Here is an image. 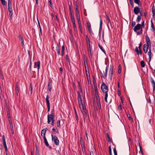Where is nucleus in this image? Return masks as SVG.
Returning a JSON list of instances; mask_svg holds the SVG:
<instances>
[{
    "instance_id": "obj_59",
    "label": "nucleus",
    "mask_w": 155,
    "mask_h": 155,
    "mask_svg": "<svg viewBox=\"0 0 155 155\" xmlns=\"http://www.w3.org/2000/svg\"><path fill=\"white\" fill-rule=\"evenodd\" d=\"M8 121L9 124L12 123V120L11 118H9L8 119Z\"/></svg>"
},
{
    "instance_id": "obj_2",
    "label": "nucleus",
    "mask_w": 155,
    "mask_h": 155,
    "mask_svg": "<svg viewBox=\"0 0 155 155\" xmlns=\"http://www.w3.org/2000/svg\"><path fill=\"white\" fill-rule=\"evenodd\" d=\"M101 89L104 93L105 94L104 100L106 103H107V98L108 97V87L104 82H103L101 86Z\"/></svg>"
},
{
    "instance_id": "obj_40",
    "label": "nucleus",
    "mask_w": 155,
    "mask_h": 155,
    "mask_svg": "<svg viewBox=\"0 0 155 155\" xmlns=\"http://www.w3.org/2000/svg\"><path fill=\"white\" fill-rule=\"evenodd\" d=\"M18 38H19V40H20L21 41H23L24 40L22 36L21 35H19L18 36Z\"/></svg>"
},
{
    "instance_id": "obj_46",
    "label": "nucleus",
    "mask_w": 155,
    "mask_h": 155,
    "mask_svg": "<svg viewBox=\"0 0 155 155\" xmlns=\"http://www.w3.org/2000/svg\"><path fill=\"white\" fill-rule=\"evenodd\" d=\"M77 20H78V25L81 24V20H80V18H77Z\"/></svg>"
},
{
    "instance_id": "obj_28",
    "label": "nucleus",
    "mask_w": 155,
    "mask_h": 155,
    "mask_svg": "<svg viewBox=\"0 0 155 155\" xmlns=\"http://www.w3.org/2000/svg\"><path fill=\"white\" fill-rule=\"evenodd\" d=\"M152 14H153V17L155 14V8H154V5L152 7Z\"/></svg>"
},
{
    "instance_id": "obj_4",
    "label": "nucleus",
    "mask_w": 155,
    "mask_h": 155,
    "mask_svg": "<svg viewBox=\"0 0 155 155\" xmlns=\"http://www.w3.org/2000/svg\"><path fill=\"white\" fill-rule=\"evenodd\" d=\"M80 107L82 113L84 118L86 117H87V110L84 105L81 106V104H80Z\"/></svg>"
},
{
    "instance_id": "obj_43",
    "label": "nucleus",
    "mask_w": 155,
    "mask_h": 155,
    "mask_svg": "<svg viewBox=\"0 0 155 155\" xmlns=\"http://www.w3.org/2000/svg\"><path fill=\"white\" fill-rule=\"evenodd\" d=\"M66 61L67 62H69V58L68 57V54H66Z\"/></svg>"
},
{
    "instance_id": "obj_7",
    "label": "nucleus",
    "mask_w": 155,
    "mask_h": 155,
    "mask_svg": "<svg viewBox=\"0 0 155 155\" xmlns=\"http://www.w3.org/2000/svg\"><path fill=\"white\" fill-rule=\"evenodd\" d=\"M77 93L79 105L80 106V104H81V106L84 105V104L82 98L81 97L79 91H78Z\"/></svg>"
},
{
    "instance_id": "obj_44",
    "label": "nucleus",
    "mask_w": 155,
    "mask_h": 155,
    "mask_svg": "<svg viewBox=\"0 0 155 155\" xmlns=\"http://www.w3.org/2000/svg\"><path fill=\"white\" fill-rule=\"evenodd\" d=\"M113 151H114V155H117V151L116 150L115 147H114V148L113 149Z\"/></svg>"
},
{
    "instance_id": "obj_61",
    "label": "nucleus",
    "mask_w": 155,
    "mask_h": 155,
    "mask_svg": "<svg viewBox=\"0 0 155 155\" xmlns=\"http://www.w3.org/2000/svg\"><path fill=\"white\" fill-rule=\"evenodd\" d=\"M30 87H31V89H30V93H31V94L33 90H32V88L31 87V86H30Z\"/></svg>"
},
{
    "instance_id": "obj_10",
    "label": "nucleus",
    "mask_w": 155,
    "mask_h": 155,
    "mask_svg": "<svg viewBox=\"0 0 155 155\" xmlns=\"http://www.w3.org/2000/svg\"><path fill=\"white\" fill-rule=\"evenodd\" d=\"M95 97L96 98V102L97 104L98 107L99 109H101V104L98 94L95 95Z\"/></svg>"
},
{
    "instance_id": "obj_24",
    "label": "nucleus",
    "mask_w": 155,
    "mask_h": 155,
    "mask_svg": "<svg viewBox=\"0 0 155 155\" xmlns=\"http://www.w3.org/2000/svg\"><path fill=\"white\" fill-rule=\"evenodd\" d=\"M44 140L46 146L47 147H48L49 146V144L47 141L46 137H44Z\"/></svg>"
},
{
    "instance_id": "obj_36",
    "label": "nucleus",
    "mask_w": 155,
    "mask_h": 155,
    "mask_svg": "<svg viewBox=\"0 0 155 155\" xmlns=\"http://www.w3.org/2000/svg\"><path fill=\"white\" fill-rule=\"evenodd\" d=\"M78 86H79V89H80V90L81 91V92H82V88H81V87L80 83L79 82H78Z\"/></svg>"
},
{
    "instance_id": "obj_18",
    "label": "nucleus",
    "mask_w": 155,
    "mask_h": 155,
    "mask_svg": "<svg viewBox=\"0 0 155 155\" xmlns=\"http://www.w3.org/2000/svg\"><path fill=\"white\" fill-rule=\"evenodd\" d=\"M101 73L102 77H103V78L104 79L107 76V68H106L105 72L104 71H103V73H102L101 72Z\"/></svg>"
},
{
    "instance_id": "obj_16",
    "label": "nucleus",
    "mask_w": 155,
    "mask_h": 155,
    "mask_svg": "<svg viewBox=\"0 0 155 155\" xmlns=\"http://www.w3.org/2000/svg\"><path fill=\"white\" fill-rule=\"evenodd\" d=\"M19 89L18 83V82H16L15 84V93L16 96H18V93Z\"/></svg>"
},
{
    "instance_id": "obj_64",
    "label": "nucleus",
    "mask_w": 155,
    "mask_h": 155,
    "mask_svg": "<svg viewBox=\"0 0 155 155\" xmlns=\"http://www.w3.org/2000/svg\"><path fill=\"white\" fill-rule=\"evenodd\" d=\"M139 13H140V15H141V16L142 15V11L141 9H140V12H139Z\"/></svg>"
},
{
    "instance_id": "obj_60",
    "label": "nucleus",
    "mask_w": 155,
    "mask_h": 155,
    "mask_svg": "<svg viewBox=\"0 0 155 155\" xmlns=\"http://www.w3.org/2000/svg\"><path fill=\"white\" fill-rule=\"evenodd\" d=\"M54 109H52L51 110V114H53V115H54Z\"/></svg>"
},
{
    "instance_id": "obj_38",
    "label": "nucleus",
    "mask_w": 155,
    "mask_h": 155,
    "mask_svg": "<svg viewBox=\"0 0 155 155\" xmlns=\"http://www.w3.org/2000/svg\"><path fill=\"white\" fill-rule=\"evenodd\" d=\"M98 46L100 49L104 52H105V51L104 49L103 48L102 46H101L100 44H98Z\"/></svg>"
},
{
    "instance_id": "obj_58",
    "label": "nucleus",
    "mask_w": 155,
    "mask_h": 155,
    "mask_svg": "<svg viewBox=\"0 0 155 155\" xmlns=\"http://www.w3.org/2000/svg\"><path fill=\"white\" fill-rule=\"evenodd\" d=\"M60 71H61V74H62L63 68H62L61 67H60Z\"/></svg>"
},
{
    "instance_id": "obj_29",
    "label": "nucleus",
    "mask_w": 155,
    "mask_h": 155,
    "mask_svg": "<svg viewBox=\"0 0 155 155\" xmlns=\"http://www.w3.org/2000/svg\"><path fill=\"white\" fill-rule=\"evenodd\" d=\"M121 66L119 64L118 67V72L119 74H120L121 72Z\"/></svg>"
},
{
    "instance_id": "obj_6",
    "label": "nucleus",
    "mask_w": 155,
    "mask_h": 155,
    "mask_svg": "<svg viewBox=\"0 0 155 155\" xmlns=\"http://www.w3.org/2000/svg\"><path fill=\"white\" fill-rule=\"evenodd\" d=\"M52 137V140L53 141L56 145H58L59 144V140L58 139L57 137L54 135L53 136L52 134L51 135Z\"/></svg>"
},
{
    "instance_id": "obj_53",
    "label": "nucleus",
    "mask_w": 155,
    "mask_h": 155,
    "mask_svg": "<svg viewBox=\"0 0 155 155\" xmlns=\"http://www.w3.org/2000/svg\"><path fill=\"white\" fill-rule=\"evenodd\" d=\"M141 26L142 28H144V21H143L142 22L141 25Z\"/></svg>"
},
{
    "instance_id": "obj_33",
    "label": "nucleus",
    "mask_w": 155,
    "mask_h": 155,
    "mask_svg": "<svg viewBox=\"0 0 155 155\" xmlns=\"http://www.w3.org/2000/svg\"><path fill=\"white\" fill-rule=\"evenodd\" d=\"M60 120H58L57 121V126L58 127H60Z\"/></svg>"
},
{
    "instance_id": "obj_37",
    "label": "nucleus",
    "mask_w": 155,
    "mask_h": 155,
    "mask_svg": "<svg viewBox=\"0 0 155 155\" xmlns=\"http://www.w3.org/2000/svg\"><path fill=\"white\" fill-rule=\"evenodd\" d=\"M78 25H79V28H80L81 33V34H82L83 33V31H82V27H81V24Z\"/></svg>"
},
{
    "instance_id": "obj_57",
    "label": "nucleus",
    "mask_w": 155,
    "mask_h": 155,
    "mask_svg": "<svg viewBox=\"0 0 155 155\" xmlns=\"http://www.w3.org/2000/svg\"><path fill=\"white\" fill-rule=\"evenodd\" d=\"M135 24L136 23L135 21H133L132 22V27L134 26V25H135Z\"/></svg>"
},
{
    "instance_id": "obj_9",
    "label": "nucleus",
    "mask_w": 155,
    "mask_h": 155,
    "mask_svg": "<svg viewBox=\"0 0 155 155\" xmlns=\"http://www.w3.org/2000/svg\"><path fill=\"white\" fill-rule=\"evenodd\" d=\"M113 71V67L111 65H110L109 72V77H110V79L111 81L112 80Z\"/></svg>"
},
{
    "instance_id": "obj_23",
    "label": "nucleus",
    "mask_w": 155,
    "mask_h": 155,
    "mask_svg": "<svg viewBox=\"0 0 155 155\" xmlns=\"http://www.w3.org/2000/svg\"><path fill=\"white\" fill-rule=\"evenodd\" d=\"M50 98V97L48 95L47 96L46 99V104H50L49 99Z\"/></svg>"
},
{
    "instance_id": "obj_63",
    "label": "nucleus",
    "mask_w": 155,
    "mask_h": 155,
    "mask_svg": "<svg viewBox=\"0 0 155 155\" xmlns=\"http://www.w3.org/2000/svg\"><path fill=\"white\" fill-rule=\"evenodd\" d=\"M56 50L60 49H59V46L58 45H57L56 46Z\"/></svg>"
},
{
    "instance_id": "obj_17",
    "label": "nucleus",
    "mask_w": 155,
    "mask_h": 155,
    "mask_svg": "<svg viewBox=\"0 0 155 155\" xmlns=\"http://www.w3.org/2000/svg\"><path fill=\"white\" fill-rule=\"evenodd\" d=\"M141 9L138 7H135L134 8V12L135 14L137 15L140 12V10Z\"/></svg>"
},
{
    "instance_id": "obj_32",
    "label": "nucleus",
    "mask_w": 155,
    "mask_h": 155,
    "mask_svg": "<svg viewBox=\"0 0 155 155\" xmlns=\"http://www.w3.org/2000/svg\"><path fill=\"white\" fill-rule=\"evenodd\" d=\"M141 15H138L137 16V21L138 22H139L140 21L141 19Z\"/></svg>"
},
{
    "instance_id": "obj_13",
    "label": "nucleus",
    "mask_w": 155,
    "mask_h": 155,
    "mask_svg": "<svg viewBox=\"0 0 155 155\" xmlns=\"http://www.w3.org/2000/svg\"><path fill=\"white\" fill-rule=\"evenodd\" d=\"M140 28L141 25L139 24H137L136 26H135L134 27V31L135 32H137V30H140Z\"/></svg>"
},
{
    "instance_id": "obj_3",
    "label": "nucleus",
    "mask_w": 155,
    "mask_h": 155,
    "mask_svg": "<svg viewBox=\"0 0 155 155\" xmlns=\"http://www.w3.org/2000/svg\"><path fill=\"white\" fill-rule=\"evenodd\" d=\"M8 10L9 12V14L11 19L12 18L13 14L12 9V3L11 0H8Z\"/></svg>"
},
{
    "instance_id": "obj_22",
    "label": "nucleus",
    "mask_w": 155,
    "mask_h": 155,
    "mask_svg": "<svg viewBox=\"0 0 155 155\" xmlns=\"http://www.w3.org/2000/svg\"><path fill=\"white\" fill-rule=\"evenodd\" d=\"M65 50V47L64 45L62 46L61 51V55L62 56L64 54V51Z\"/></svg>"
},
{
    "instance_id": "obj_34",
    "label": "nucleus",
    "mask_w": 155,
    "mask_h": 155,
    "mask_svg": "<svg viewBox=\"0 0 155 155\" xmlns=\"http://www.w3.org/2000/svg\"><path fill=\"white\" fill-rule=\"evenodd\" d=\"M93 84H94V87H97L96 81L95 80V79H93Z\"/></svg>"
},
{
    "instance_id": "obj_15",
    "label": "nucleus",
    "mask_w": 155,
    "mask_h": 155,
    "mask_svg": "<svg viewBox=\"0 0 155 155\" xmlns=\"http://www.w3.org/2000/svg\"><path fill=\"white\" fill-rule=\"evenodd\" d=\"M48 130V129L46 128L45 129H44L41 131V136L44 138V137H45V135L46 133V131Z\"/></svg>"
},
{
    "instance_id": "obj_26",
    "label": "nucleus",
    "mask_w": 155,
    "mask_h": 155,
    "mask_svg": "<svg viewBox=\"0 0 155 155\" xmlns=\"http://www.w3.org/2000/svg\"><path fill=\"white\" fill-rule=\"evenodd\" d=\"M151 27L152 28V30L153 31H155V28L154 27V25L153 24V22L152 20L151 21Z\"/></svg>"
},
{
    "instance_id": "obj_25",
    "label": "nucleus",
    "mask_w": 155,
    "mask_h": 155,
    "mask_svg": "<svg viewBox=\"0 0 155 155\" xmlns=\"http://www.w3.org/2000/svg\"><path fill=\"white\" fill-rule=\"evenodd\" d=\"M70 13H71V21L73 22V21H75L74 15H73L72 12H71V11Z\"/></svg>"
},
{
    "instance_id": "obj_41",
    "label": "nucleus",
    "mask_w": 155,
    "mask_h": 155,
    "mask_svg": "<svg viewBox=\"0 0 155 155\" xmlns=\"http://www.w3.org/2000/svg\"><path fill=\"white\" fill-rule=\"evenodd\" d=\"M94 90L95 95L98 94L97 90V87H94Z\"/></svg>"
},
{
    "instance_id": "obj_52",
    "label": "nucleus",
    "mask_w": 155,
    "mask_h": 155,
    "mask_svg": "<svg viewBox=\"0 0 155 155\" xmlns=\"http://www.w3.org/2000/svg\"><path fill=\"white\" fill-rule=\"evenodd\" d=\"M106 18H107V20L108 21V23H110V19L109 17L107 15Z\"/></svg>"
},
{
    "instance_id": "obj_14",
    "label": "nucleus",
    "mask_w": 155,
    "mask_h": 155,
    "mask_svg": "<svg viewBox=\"0 0 155 155\" xmlns=\"http://www.w3.org/2000/svg\"><path fill=\"white\" fill-rule=\"evenodd\" d=\"M40 63L39 61H38L37 62L34 63V67L35 68H36L37 67L38 69V71H39V69L40 68Z\"/></svg>"
},
{
    "instance_id": "obj_5",
    "label": "nucleus",
    "mask_w": 155,
    "mask_h": 155,
    "mask_svg": "<svg viewBox=\"0 0 155 155\" xmlns=\"http://www.w3.org/2000/svg\"><path fill=\"white\" fill-rule=\"evenodd\" d=\"M86 41L87 42V43L88 45L87 47V50L88 51H91V50L92 49V47L91 46V45L90 44V40L88 38V35H87L86 36Z\"/></svg>"
},
{
    "instance_id": "obj_8",
    "label": "nucleus",
    "mask_w": 155,
    "mask_h": 155,
    "mask_svg": "<svg viewBox=\"0 0 155 155\" xmlns=\"http://www.w3.org/2000/svg\"><path fill=\"white\" fill-rule=\"evenodd\" d=\"M54 115L48 114L47 116L48 121V124H49L51 121L54 120Z\"/></svg>"
},
{
    "instance_id": "obj_1",
    "label": "nucleus",
    "mask_w": 155,
    "mask_h": 155,
    "mask_svg": "<svg viewBox=\"0 0 155 155\" xmlns=\"http://www.w3.org/2000/svg\"><path fill=\"white\" fill-rule=\"evenodd\" d=\"M145 39L146 44H145L143 45V50L144 53L146 54L147 52L148 49L149 50L150 49H151V44L150 40L147 35L146 36Z\"/></svg>"
},
{
    "instance_id": "obj_30",
    "label": "nucleus",
    "mask_w": 155,
    "mask_h": 155,
    "mask_svg": "<svg viewBox=\"0 0 155 155\" xmlns=\"http://www.w3.org/2000/svg\"><path fill=\"white\" fill-rule=\"evenodd\" d=\"M140 64L142 68H143L145 67V63L143 61H142L140 62Z\"/></svg>"
},
{
    "instance_id": "obj_47",
    "label": "nucleus",
    "mask_w": 155,
    "mask_h": 155,
    "mask_svg": "<svg viewBox=\"0 0 155 155\" xmlns=\"http://www.w3.org/2000/svg\"><path fill=\"white\" fill-rule=\"evenodd\" d=\"M127 117L130 120H133V118H132L131 117H130V114H127Z\"/></svg>"
},
{
    "instance_id": "obj_35",
    "label": "nucleus",
    "mask_w": 155,
    "mask_h": 155,
    "mask_svg": "<svg viewBox=\"0 0 155 155\" xmlns=\"http://www.w3.org/2000/svg\"><path fill=\"white\" fill-rule=\"evenodd\" d=\"M72 22L73 24V26L74 28V30L75 31V29H76V25L75 24V21H73V22Z\"/></svg>"
},
{
    "instance_id": "obj_39",
    "label": "nucleus",
    "mask_w": 155,
    "mask_h": 155,
    "mask_svg": "<svg viewBox=\"0 0 155 155\" xmlns=\"http://www.w3.org/2000/svg\"><path fill=\"white\" fill-rule=\"evenodd\" d=\"M48 4H49V5L50 6V7L52 8L53 6V5H52V3H51V0H49L48 1Z\"/></svg>"
},
{
    "instance_id": "obj_20",
    "label": "nucleus",
    "mask_w": 155,
    "mask_h": 155,
    "mask_svg": "<svg viewBox=\"0 0 155 155\" xmlns=\"http://www.w3.org/2000/svg\"><path fill=\"white\" fill-rule=\"evenodd\" d=\"M151 49H150L149 50V52H148V55L149 56V62H150V61H151V54H152V53H151Z\"/></svg>"
},
{
    "instance_id": "obj_21",
    "label": "nucleus",
    "mask_w": 155,
    "mask_h": 155,
    "mask_svg": "<svg viewBox=\"0 0 155 155\" xmlns=\"http://www.w3.org/2000/svg\"><path fill=\"white\" fill-rule=\"evenodd\" d=\"M150 81L151 83L152 84V85L153 87H155V82L154 80L152 78H150Z\"/></svg>"
},
{
    "instance_id": "obj_62",
    "label": "nucleus",
    "mask_w": 155,
    "mask_h": 155,
    "mask_svg": "<svg viewBox=\"0 0 155 155\" xmlns=\"http://www.w3.org/2000/svg\"><path fill=\"white\" fill-rule=\"evenodd\" d=\"M141 45H142V43H141H141L139 44V47H138V48H139V49H141Z\"/></svg>"
},
{
    "instance_id": "obj_12",
    "label": "nucleus",
    "mask_w": 155,
    "mask_h": 155,
    "mask_svg": "<svg viewBox=\"0 0 155 155\" xmlns=\"http://www.w3.org/2000/svg\"><path fill=\"white\" fill-rule=\"evenodd\" d=\"M52 81L51 80V81H49L48 82L47 86L48 89L50 92L51 91L52 88V83L51 82Z\"/></svg>"
},
{
    "instance_id": "obj_45",
    "label": "nucleus",
    "mask_w": 155,
    "mask_h": 155,
    "mask_svg": "<svg viewBox=\"0 0 155 155\" xmlns=\"http://www.w3.org/2000/svg\"><path fill=\"white\" fill-rule=\"evenodd\" d=\"M87 79L88 81V83L89 84L91 83V81H90V77H87Z\"/></svg>"
},
{
    "instance_id": "obj_48",
    "label": "nucleus",
    "mask_w": 155,
    "mask_h": 155,
    "mask_svg": "<svg viewBox=\"0 0 155 155\" xmlns=\"http://www.w3.org/2000/svg\"><path fill=\"white\" fill-rule=\"evenodd\" d=\"M48 107V111L49 112L50 110V104H47Z\"/></svg>"
},
{
    "instance_id": "obj_51",
    "label": "nucleus",
    "mask_w": 155,
    "mask_h": 155,
    "mask_svg": "<svg viewBox=\"0 0 155 155\" xmlns=\"http://www.w3.org/2000/svg\"><path fill=\"white\" fill-rule=\"evenodd\" d=\"M2 4L3 5H5V0H1Z\"/></svg>"
},
{
    "instance_id": "obj_56",
    "label": "nucleus",
    "mask_w": 155,
    "mask_h": 155,
    "mask_svg": "<svg viewBox=\"0 0 155 155\" xmlns=\"http://www.w3.org/2000/svg\"><path fill=\"white\" fill-rule=\"evenodd\" d=\"M56 51L58 53V55H60V49L57 50H56Z\"/></svg>"
},
{
    "instance_id": "obj_31",
    "label": "nucleus",
    "mask_w": 155,
    "mask_h": 155,
    "mask_svg": "<svg viewBox=\"0 0 155 155\" xmlns=\"http://www.w3.org/2000/svg\"><path fill=\"white\" fill-rule=\"evenodd\" d=\"M134 2L135 4H137L138 5H140L139 3L140 2V0H134Z\"/></svg>"
},
{
    "instance_id": "obj_54",
    "label": "nucleus",
    "mask_w": 155,
    "mask_h": 155,
    "mask_svg": "<svg viewBox=\"0 0 155 155\" xmlns=\"http://www.w3.org/2000/svg\"><path fill=\"white\" fill-rule=\"evenodd\" d=\"M142 29L141 28V30L140 31V32H137V35H140V34H142Z\"/></svg>"
},
{
    "instance_id": "obj_19",
    "label": "nucleus",
    "mask_w": 155,
    "mask_h": 155,
    "mask_svg": "<svg viewBox=\"0 0 155 155\" xmlns=\"http://www.w3.org/2000/svg\"><path fill=\"white\" fill-rule=\"evenodd\" d=\"M87 27L88 28V30L90 33H91V32H92V31L91 27V24L89 22H88L87 23Z\"/></svg>"
},
{
    "instance_id": "obj_11",
    "label": "nucleus",
    "mask_w": 155,
    "mask_h": 155,
    "mask_svg": "<svg viewBox=\"0 0 155 155\" xmlns=\"http://www.w3.org/2000/svg\"><path fill=\"white\" fill-rule=\"evenodd\" d=\"M2 141H3V145H4V147L5 148V151L7 153L8 151L7 147V145H6V142H5V136L4 135L2 136Z\"/></svg>"
},
{
    "instance_id": "obj_55",
    "label": "nucleus",
    "mask_w": 155,
    "mask_h": 155,
    "mask_svg": "<svg viewBox=\"0 0 155 155\" xmlns=\"http://www.w3.org/2000/svg\"><path fill=\"white\" fill-rule=\"evenodd\" d=\"M9 125H10V129L13 128L12 123H10Z\"/></svg>"
},
{
    "instance_id": "obj_27",
    "label": "nucleus",
    "mask_w": 155,
    "mask_h": 155,
    "mask_svg": "<svg viewBox=\"0 0 155 155\" xmlns=\"http://www.w3.org/2000/svg\"><path fill=\"white\" fill-rule=\"evenodd\" d=\"M84 62L85 63V61H84ZM85 69L86 72V75L87 77V76L90 77V75L89 72H88V73H87V69L86 66V64H85Z\"/></svg>"
},
{
    "instance_id": "obj_42",
    "label": "nucleus",
    "mask_w": 155,
    "mask_h": 155,
    "mask_svg": "<svg viewBox=\"0 0 155 155\" xmlns=\"http://www.w3.org/2000/svg\"><path fill=\"white\" fill-rule=\"evenodd\" d=\"M117 109L119 110H120L122 109V106L120 104H119L118 106Z\"/></svg>"
},
{
    "instance_id": "obj_49",
    "label": "nucleus",
    "mask_w": 155,
    "mask_h": 155,
    "mask_svg": "<svg viewBox=\"0 0 155 155\" xmlns=\"http://www.w3.org/2000/svg\"><path fill=\"white\" fill-rule=\"evenodd\" d=\"M76 14L77 18H80V16L79 12H76Z\"/></svg>"
},
{
    "instance_id": "obj_50",
    "label": "nucleus",
    "mask_w": 155,
    "mask_h": 155,
    "mask_svg": "<svg viewBox=\"0 0 155 155\" xmlns=\"http://www.w3.org/2000/svg\"><path fill=\"white\" fill-rule=\"evenodd\" d=\"M107 137L108 138V141L109 142H110L111 141V140H110V136H109V135L108 134H107Z\"/></svg>"
}]
</instances>
